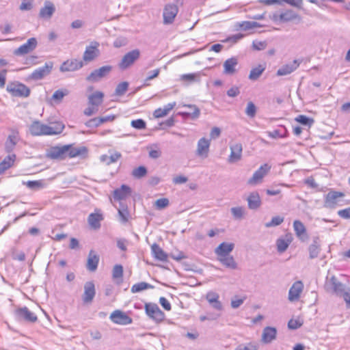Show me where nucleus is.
I'll list each match as a JSON object with an SVG mask.
<instances>
[{
	"label": "nucleus",
	"instance_id": "obj_48",
	"mask_svg": "<svg viewBox=\"0 0 350 350\" xmlns=\"http://www.w3.org/2000/svg\"><path fill=\"white\" fill-rule=\"evenodd\" d=\"M230 211L234 219H241L245 213V208L242 206H236L231 208Z\"/></svg>",
	"mask_w": 350,
	"mask_h": 350
},
{
	"label": "nucleus",
	"instance_id": "obj_51",
	"mask_svg": "<svg viewBox=\"0 0 350 350\" xmlns=\"http://www.w3.org/2000/svg\"><path fill=\"white\" fill-rule=\"evenodd\" d=\"M128 87H129L128 82L124 81V82L120 83L117 85V87L115 90V94L117 96H122L126 92Z\"/></svg>",
	"mask_w": 350,
	"mask_h": 350
},
{
	"label": "nucleus",
	"instance_id": "obj_56",
	"mask_svg": "<svg viewBox=\"0 0 350 350\" xmlns=\"http://www.w3.org/2000/svg\"><path fill=\"white\" fill-rule=\"evenodd\" d=\"M245 113L250 118H254L256 113V107L252 102H249L245 109Z\"/></svg>",
	"mask_w": 350,
	"mask_h": 350
},
{
	"label": "nucleus",
	"instance_id": "obj_58",
	"mask_svg": "<svg viewBox=\"0 0 350 350\" xmlns=\"http://www.w3.org/2000/svg\"><path fill=\"white\" fill-rule=\"evenodd\" d=\"M169 200L163 198L158 199L155 201L154 205L157 209H162L167 207L169 205Z\"/></svg>",
	"mask_w": 350,
	"mask_h": 350
},
{
	"label": "nucleus",
	"instance_id": "obj_14",
	"mask_svg": "<svg viewBox=\"0 0 350 350\" xmlns=\"http://www.w3.org/2000/svg\"><path fill=\"white\" fill-rule=\"evenodd\" d=\"M38 42L36 38H31L27 40V42L15 49L14 54L16 55H24L33 51L37 46Z\"/></svg>",
	"mask_w": 350,
	"mask_h": 350
},
{
	"label": "nucleus",
	"instance_id": "obj_2",
	"mask_svg": "<svg viewBox=\"0 0 350 350\" xmlns=\"http://www.w3.org/2000/svg\"><path fill=\"white\" fill-rule=\"evenodd\" d=\"M345 193L340 191H331L325 197L323 206L326 208L334 209L337 206L344 205Z\"/></svg>",
	"mask_w": 350,
	"mask_h": 350
},
{
	"label": "nucleus",
	"instance_id": "obj_37",
	"mask_svg": "<svg viewBox=\"0 0 350 350\" xmlns=\"http://www.w3.org/2000/svg\"><path fill=\"white\" fill-rule=\"evenodd\" d=\"M131 188L126 185H122L120 188L116 189L113 191V198L115 200H120L125 199L131 194Z\"/></svg>",
	"mask_w": 350,
	"mask_h": 350
},
{
	"label": "nucleus",
	"instance_id": "obj_6",
	"mask_svg": "<svg viewBox=\"0 0 350 350\" xmlns=\"http://www.w3.org/2000/svg\"><path fill=\"white\" fill-rule=\"evenodd\" d=\"M53 67V63L52 62H47L43 66L34 70L28 79L34 81L42 79L51 72Z\"/></svg>",
	"mask_w": 350,
	"mask_h": 350
},
{
	"label": "nucleus",
	"instance_id": "obj_5",
	"mask_svg": "<svg viewBox=\"0 0 350 350\" xmlns=\"http://www.w3.org/2000/svg\"><path fill=\"white\" fill-rule=\"evenodd\" d=\"M140 54L139 49H134L126 53L119 63V68L123 70L127 69L139 58Z\"/></svg>",
	"mask_w": 350,
	"mask_h": 350
},
{
	"label": "nucleus",
	"instance_id": "obj_30",
	"mask_svg": "<svg viewBox=\"0 0 350 350\" xmlns=\"http://www.w3.org/2000/svg\"><path fill=\"white\" fill-rule=\"evenodd\" d=\"M238 64L237 57H231L226 59L223 64L224 73L226 75H232L236 72V66Z\"/></svg>",
	"mask_w": 350,
	"mask_h": 350
},
{
	"label": "nucleus",
	"instance_id": "obj_41",
	"mask_svg": "<svg viewBox=\"0 0 350 350\" xmlns=\"http://www.w3.org/2000/svg\"><path fill=\"white\" fill-rule=\"evenodd\" d=\"M266 69L265 64H259L251 69L248 78L251 81H256Z\"/></svg>",
	"mask_w": 350,
	"mask_h": 350
},
{
	"label": "nucleus",
	"instance_id": "obj_18",
	"mask_svg": "<svg viewBox=\"0 0 350 350\" xmlns=\"http://www.w3.org/2000/svg\"><path fill=\"white\" fill-rule=\"evenodd\" d=\"M210 144L209 139L204 137L200 138L198 142L196 154L202 159L206 158L208 155Z\"/></svg>",
	"mask_w": 350,
	"mask_h": 350
},
{
	"label": "nucleus",
	"instance_id": "obj_15",
	"mask_svg": "<svg viewBox=\"0 0 350 350\" xmlns=\"http://www.w3.org/2000/svg\"><path fill=\"white\" fill-rule=\"evenodd\" d=\"M230 154L228 161L230 163H236L241 159L243 146L241 143H234L230 146Z\"/></svg>",
	"mask_w": 350,
	"mask_h": 350
},
{
	"label": "nucleus",
	"instance_id": "obj_59",
	"mask_svg": "<svg viewBox=\"0 0 350 350\" xmlns=\"http://www.w3.org/2000/svg\"><path fill=\"white\" fill-rule=\"evenodd\" d=\"M113 278H121L123 275V267L120 265H116L113 269Z\"/></svg>",
	"mask_w": 350,
	"mask_h": 350
},
{
	"label": "nucleus",
	"instance_id": "obj_46",
	"mask_svg": "<svg viewBox=\"0 0 350 350\" xmlns=\"http://www.w3.org/2000/svg\"><path fill=\"white\" fill-rule=\"evenodd\" d=\"M68 94L69 91L67 89L57 90L53 93L52 99L59 103L62 100L63 98Z\"/></svg>",
	"mask_w": 350,
	"mask_h": 350
},
{
	"label": "nucleus",
	"instance_id": "obj_22",
	"mask_svg": "<svg viewBox=\"0 0 350 350\" xmlns=\"http://www.w3.org/2000/svg\"><path fill=\"white\" fill-rule=\"evenodd\" d=\"M219 299V294L213 291H209L206 295V299L208 302L209 305L214 310L220 312L223 310V305Z\"/></svg>",
	"mask_w": 350,
	"mask_h": 350
},
{
	"label": "nucleus",
	"instance_id": "obj_34",
	"mask_svg": "<svg viewBox=\"0 0 350 350\" xmlns=\"http://www.w3.org/2000/svg\"><path fill=\"white\" fill-rule=\"evenodd\" d=\"M99 262L98 256L93 251L89 252L86 267L90 271H95Z\"/></svg>",
	"mask_w": 350,
	"mask_h": 350
},
{
	"label": "nucleus",
	"instance_id": "obj_9",
	"mask_svg": "<svg viewBox=\"0 0 350 350\" xmlns=\"http://www.w3.org/2000/svg\"><path fill=\"white\" fill-rule=\"evenodd\" d=\"M69 150V146L65 145L62 147H51L46 152V157L51 159L62 160L66 158Z\"/></svg>",
	"mask_w": 350,
	"mask_h": 350
},
{
	"label": "nucleus",
	"instance_id": "obj_28",
	"mask_svg": "<svg viewBox=\"0 0 350 350\" xmlns=\"http://www.w3.org/2000/svg\"><path fill=\"white\" fill-rule=\"evenodd\" d=\"M277 330L273 327H266L262 334L261 340L265 344L271 342L276 338Z\"/></svg>",
	"mask_w": 350,
	"mask_h": 350
},
{
	"label": "nucleus",
	"instance_id": "obj_21",
	"mask_svg": "<svg viewBox=\"0 0 350 350\" xmlns=\"http://www.w3.org/2000/svg\"><path fill=\"white\" fill-rule=\"evenodd\" d=\"M83 62L77 59H70L65 61L60 66L59 70L62 72H72L77 70L83 67Z\"/></svg>",
	"mask_w": 350,
	"mask_h": 350
},
{
	"label": "nucleus",
	"instance_id": "obj_62",
	"mask_svg": "<svg viewBox=\"0 0 350 350\" xmlns=\"http://www.w3.org/2000/svg\"><path fill=\"white\" fill-rule=\"evenodd\" d=\"M101 124V122L100 121V119L99 118H92L90 120H88L86 123H85V125L88 126V127H90V128H92V127H98Z\"/></svg>",
	"mask_w": 350,
	"mask_h": 350
},
{
	"label": "nucleus",
	"instance_id": "obj_10",
	"mask_svg": "<svg viewBox=\"0 0 350 350\" xmlns=\"http://www.w3.org/2000/svg\"><path fill=\"white\" fill-rule=\"evenodd\" d=\"M304 285L302 281L295 282L288 291V299L291 302L297 301L299 299L304 291Z\"/></svg>",
	"mask_w": 350,
	"mask_h": 350
},
{
	"label": "nucleus",
	"instance_id": "obj_29",
	"mask_svg": "<svg viewBox=\"0 0 350 350\" xmlns=\"http://www.w3.org/2000/svg\"><path fill=\"white\" fill-rule=\"evenodd\" d=\"M55 5L51 2H48L40 9L39 16L42 19L49 20L55 13Z\"/></svg>",
	"mask_w": 350,
	"mask_h": 350
},
{
	"label": "nucleus",
	"instance_id": "obj_42",
	"mask_svg": "<svg viewBox=\"0 0 350 350\" xmlns=\"http://www.w3.org/2000/svg\"><path fill=\"white\" fill-rule=\"evenodd\" d=\"M122 157L121 153L119 152H115L111 153L110 155L103 154L100 156V161L105 163L107 165H111V163L117 162Z\"/></svg>",
	"mask_w": 350,
	"mask_h": 350
},
{
	"label": "nucleus",
	"instance_id": "obj_49",
	"mask_svg": "<svg viewBox=\"0 0 350 350\" xmlns=\"http://www.w3.org/2000/svg\"><path fill=\"white\" fill-rule=\"evenodd\" d=\"M147 174V170L144 166H139L135 168L132 172V176L136 178H140L145 176Z\"/></svg>",
	"mask_w": 350,
	"mask_h": 350
},
{
	"label": "nucleus",
	"instance_id": "obj_44",
	"mask_svg": "<svg viewBox=\"0 0 350 350\" xmlns=\"http://www.w3.org/2000/svg\"><path fill=\"white\" fill-rule=\"evenodd\" d=\"M308 250L310 259L318 257L320 252V246L317 240L313 241V243L309 246Z\"/></svg>",
	"mask_w": 350,
	"mask_h": 350
},
{
	"label": "nucleus",
	"instance_id": "obj_27",
	"mask_svg": "<svg viewBox=\"0 0 350 350\" xmlns=\"http://www.w3.org/2000/svg\"><path fill=\"white\" fill-rule=\"evenodd\" d=\"M234 247V244L232 243L223 242L220 243L215 249V254L217 256L224 255H229Z\"/></svg>",
	"mask_w": 350,
	"mask_h": 350
},
{
	"label": "nucleus",
	"instance_id": "obj_33",
	"mask_svg": "<svg viewBox=\"0 0 350 350\" xmlns=\"http://www.w3.org/2000/svg\"><path fill=\"white\" fill-rule=\"evenodd\" d=\"M19 140L18 134L17 132H12L8 135L7 140L5 143V150L8 153L12 152L16 144Z\"/></svg>",
	"mask_w": 350,
	"mask_h": 350
},
{
	"label": "nucleus",
	"instance_id": "obj_24",
	"mask_svg": "<svg viewBox=\"0 0 350 350\" xmlns=\"http://www.w3.org/2000/svg\"><path fill=\"white\" fill-rule=\"evenodd\" d=\"M293 241V236L291 233H287L284 237H280L276 241L277 250L279 253H283Z\"/></svg>",
	"mask_w": 350,
	"mask_h": 350
},
{
	"label": "nucleus",
	"instance_id": "obj_61",
	"mask_svg": "<svg viewBox=\"0 0 350 350\" xmlns=\"http://www.w3.org/2000/svg\"><path fill=\"white\" fill-rule=\"evenodd\" d=\"M302 325V323L299 320L291 319L288 323V327L291 329H297Z\"/></svg>",
	"mask_w": 350,
	"mask_h": 350
},
{
	"label": "nucleus",
	"instance_id": "obj_7",
	"mask_svg": "<svg viewBox=\"0 0 350 350\" xmlns=\"http://www.w3.org/2000/svg\"><path fill=\"white\" fill-rule=\"evenodd\" d=\"M112 70L110 65L103 66L98 69L93 70L87 77L86 80L89 82L95 83L99 81L101 79L108 75Z\"/></svg>",
	"mask_w": 350,
	"mask_h": 350
},
{
	"label": "nucleus",
	"instance_id": "obj_19",
	"mask_svg": "<svg viewBox=\"0 0 350 350\" xmlns=\"http://www.w3.org/2000/svg\"><path fill=\"white\" fill-rule=\"evenodd\" d=\"M96 295L95 286L93 282H87L84 284V293L82 299L84 304L91 303Z\"/></svg>",
	"mask_w": 350,
	"mask_h": 350
},
{
	"label": "nucleus",
	"instance_id": "obj_16",
	"mask_svg": "<svg viewBox=\"0 0 350 350\" xmlns=\"http://www.w3.org/2000/svg\"><path fill=\"white\" fill-rule=\"evenodd\" d=\"M273 19L275 21L288 22L295 21L297 23L299 22L300 18L298 15L292 10H286L284 12L277 13L273 14Z\"/></svg>",
	"mask_w": 350,
	"mask_h": 350
},
{
	"label": "nucleus",
	"instance_id": "obj_47",
	"mask_svg": "<svg viewBox=\"0 0 350 350\" xmlns=\"http://www.w3.org/2000/svg\"><path fill=\"white\" fill-rule=\"evenodd\" d=\"M295 120L302 125L308 126L309 127H310L314 123V120L312 118H310L304 115H299Z\"/></svg>",
	"mask_w": 350,
	"mask_h": 350
},
{
	"label": "nucleus",
	"instance_id": "obj_20",
	"mask_svg": "<svg viewBox=\"0 0 350 350\" xmlns=\"http://www.w3.org/2000/svg\"><path fill=\"white\" fill-rule=\"evenodd\" d=\"M110 319L120 325H129L132 323V319L120 310L113 312L110 315Z\"/></svg>",
	"mask_w": 350,
	"mask_h": 350
},
{
	"label": "nucleus",
	"instance_id": "obj_23",
	"mask_svg": "<svg viewBox=\"0 0 350 350\" xmlns=\"http://www.w3.org/2000/svg\"><path fill=\"white\" fill-rule=\"evenodd\" d=\"M300 62L295 59L292 62L282 66L276 72L277 76H285L290 75L297 69L299 66Z\"/></svg>",
	"mask_w": 350,
	"mask_h": 350
},
{
	"label": "nucleus",
	"instance_id": "obj_54",
	"mask_svg": "<svg viewBox=\"0 0 350 350\" xmlns=\"http://www.w3.org/2000/svg\"><path fill=\"white\" fill-rule=\"evenodd\" d=\"M199 77H200L199 73L184 74L180 76V79L182 81L193 82V81H198L199 79Z\"/></svg>",
	"mask_w": 350,
	"mask_h": 350
},
{
	"label": "nucleus",
	"instance_id": "obj_52",
	"mask_svg": "<svg viewBox=\"0 0 350 350\" xmlns=\"http://www.w3.org/2000/svg\"><path fill=\"white\" fill-rule=\"evenodd\" d=\"M284 221V217L281 216L273 217L269 222L265 224L266 228H271L280 225Z\"/></svg>",
	"mask_w": 350,
	"mask_h": 350
},
{
	"label": "nucleus",
	"instance_id": "obj_25",
	"mask_svg": "<svg viewBox=\"0 0 350 350\" xmlns=\"http://www.w3.org/2000/svg\"><path fill=\"white\" fill-rule=\"evenodd\" d=\"M293 229L296 236L301 241H305L308 239L306 229L304 224L299 220L293 221Z\"/></svg>",
	"mask_w": 350,
	"mask_h": 350
},
{
	"label": "nucleus",
	"instance_id": "obj_45",
	"mask_svg": "<svg viewBox=\"0 0 350 350\" xmlns=\"http://www.w3.org/2000/svg\"><path fill=\"white\" fill-rule=\"evenodd\" d=\"M87 152V148L85 147H81L77 148H70V146H69V150L67 152L69 157L73 158L76 157L77 156L83 155Z\"/></svg>",
	"mask_w": 350,
	"mask_h": 350
},
{
	"label": "nucleus",
	"instance_id": "obj_17",
	"mask_svg": "<svg viewBox=\"0 0 350 350\" xmlns=\"http://www.w3.org/2000/svg\"><path fill=\"white\" fill-rule=\"evenodd\" d=\"M15 313L16 317L21 320H25L31 323H34L38 320L37 316L26 306L18 308Z\"/></svg>",
	"mask_w": 350,
	"mask_h": 350
},
{
	"label": "nucleus",
	"instance_id": "obj_43",
	"mask_svg": "<svg viewBox=\"0 0 350 350\" xmlns=\"http://www.w3.org/2000/svg\"><path fill=\"white\" fill-rule=\"evenodd\" d=\"M153 288L152 285H151L147 282H141L133 284L131 287V291L133 293H139L142 291L149 289V288Z\"/></svg>",
	"mask_w": 350,
	"mask_h": 350
},
{
	"label": "nucleus",
	"instance_id": "obj_57",
	"mask_svg": "<svg viewBox=\"0 0 350 350\" xmlns=\"http://www.w3.org/2000/svg\"><path fill=\"white\" fill-rule=\"evenodd\" d=\"M131 125L132 127L139 130L144 129L146 127V123L142 119H137L132 120L131 122Z\"/></svg>",
	"mask_w": 350,
	"mask_h": 350
},
{
	"label": "nucleus",
	"instance_id": "obj_26",
	"mask_svg": "<svg viewBox=\"0 0 350 350\" xmlns=\"http://www.w3.org/2000/svg\"><path fill=\"white\" fill-rule=\"evenodd\" d=\"M217 260L225 267L232 270L238 268V265L235 261L234 257L229 255H224L221 256H217Z\"/></svg>",
	"mask_w": 350,
	"mask_h": 350
},
{
	"label": "nucleus",
	"instance_id": "obj_50",
	"mask_svg": "<svg viewBox=\"0 0 350 350\" xmlns=\"http://www.w3.org/2000/svg\"><path fill=\"white\" fill-rule=\"evenodd\" d=\"M239 27L243 30H249L259 26L258 23L254 21H243L239 23Z\"/></svg>",
	"mask_w": 350,
	"mask_h": 350
},
{
	"label": "nucleus",
	"instance_id": "obj_63",
	"mask_svg": "<svg viewBox=\"0 0 350 350\" xmlns=\"http://www.w3.org/2000/svg\"><path fill=\"white\" fill-rule=\"evenodd\" d=\"M159 304L167 311H170L171 310V308H172L170 303L164 297H160V299H159Z\"/></svg>",
	"mask_w": 350,
	"mask_h": 350
},
{
	"label": "nucleus",
	"instance_id": "obj_13",
	"mask_svg": "<svg viewBox=\"0 0 350 350\" xmlns=\"http://www.w3.org/2000/svg\"><path fill=\"white\" fill-rule=\"evenodd\" d=\"M99 45L98 42L94 41L92 42L89 46H86L83 55V59L85 62H91L99 56Z\"/></svg>",
	"mask_w": 350,
	"mask_h": 350
},
{
	"label": "nucleus",
	"instance_id": "obj_8",
	"mask_svg": "<svg viewBox=\"0 0 350 350\" xmlns=\"http://www.w3.org/2000/svg\"><path fill=\"white\" fill-rule=\"evenodd\" d=\"M178 12V6L174 3L167 4L163 12V23L170 25L173 23L175 17Z\"/></svg>",
	"mask_w": 350,
	"mask_h": 350
},
{
	"label": "nucleus",
	"instance_id": "obj_64",
	"mask_svg": "<svg viewBox=\"0 0 350 350\" xmlns=\"http://www.w3.org/2000/svg\"><path fill=\"white\" fill-rule=\"evenodd\" d=\"M338 215L344 219H350V207L338 211Z\"/></svg>",
	"mask_w": 350,
	"mask_h": 350
},
{
	"label": "nucleus",
	"instance_id": "obj_53",
	"mask_svg": "<svg viewBox=\"0 0 350 350\" xmlns=\"http://www.w3.org/2000/svg\"><path fill=\"white\" fill-rule=\"evenodd\" d=\"M118 215L120 217V219L122 223L127 222L130 217L129 211H128L126 207H123L122 208L118 209Z\"/></svg>",
	"mask_w": 350,
	"mask_h": 350
},
{
	"label": "nucleus",
	"instance_id": "obj_3",
	"mask_svg": "<svg viewBox=\"0 0 350 350\" xmlns=\"http://www.w3.org/2000/svg\"><path fill=\"white\" fill-rule=\"evenodd\" d=\"M6 90L13 96L27 97L30 90L25 85L19 82H12L8 84Z\"/></svg>",
	"mask_w": 350,
	"mask_h": 350
},
{
	"label": "nucleus",
	"instance_id": "obj_36",
	"mask_svg": "<svg viewBox=\"0 0 350 350\" xmlns=\"http://www.w3.org/2000/svg\"><path fill=\"white\" fill-rule=\"evenodd\" d=\"M15 154H10L5 157L0 163V174H3L7 170L10 168L16 160Z\"/></svg>",
	"mask_w": 350,
	"mask_h": 350
},
{
	"label": "nucleus",
	"instance_id": "obj_60",
	"mask_svg": "<svg viewBox=\"0 0 350 350\" xmlns=\"http://www.w3.org/2000/svg\"><path fill=\"white\" fill-rule=\"evenodd\" d=\"M128 40L124 37H118L113 42V46L115 48H120L127 45Z\"/></svg>",
	"mask_w": 350,
	"mask_h": 350
},
{
	"label": "nucleus",
	"instance_id": "obj_39",
	"mask_svg": "<svg viewBox=\"0 0 350 350\" xmlns=\"http://www.w3.org/2000/svg\"><path fill=\"white\" fill-rule=\"evenodd\" d=\"M103 98L104 94L103 92L99 91L95 92L88 96V104L98 108L102 104Z\"/></svg>",
	"mask_w": 350,
	"mask_h": 350
},
{
	"label": "nucleus",
	"instance_id": "obj_12",
	"mask_svg": "<svg viewBox=\"0 0 350 350\" xmlns=\"http://www.w3.org/2000/svg\"><path fill=\"white\" fill-rule=\"evenodd\" d=\"M326 285L329 291L340 296L347 290H349V288L340 282L335 276H332Z\"/></svg>",
	"mask_w": 350,
	"mask_h": 350
},
{
	"label": "nucleus",
	"instance_id": "obj_1",
	"mask_svg": "<svg viewBox=\"0 0 350 350\" xmlns=\"http://www.w3.org/2000/svg\"><path fill=\"white\" fill-rule=\"evenodd\" d=\"M64 129V124L57 122L51 125H46L39 121L33 122L29 126V131L32 135H54L60 134Z\"/></svg>",
	"mask_w": 350,
	"mask_h": 350
},
{
	"label": "nucleus",
	"instance_id": "obj_55",
	"mask_svg": "<svg viewBox=\"0 0 350 350\" xmlns=\"http://www.w3.org/2000/svg\"><path fill=\"white\" fill-rule=\"evenodd\" d=\"M258 345L254 342H249L245 345H240L234 350H258Z\"/></svg>",
	"mask_w": 350,
	"mask_h": 350
},
{
	"label": "nucleus",
	"instance_id": "obj_35",
	"mask_svg": "<svg viewBox=\"0 0 350 350\" xmlns=\"http://www.w3.org/2000/svg\"><path fill=\"white\" fill-rule=\"evenodd\" d=\"M151 252L152 256L158 260L165 262L167 260V254L163 249L157 243H154L151 246Z\"/></svg>",
	"mask_w": 350,
	"mask_h": 350
},
{
	"label": "nucleus",
	"instance_id": "obj_38",
	"mask_svg": "<svg viewBox=\"0 0 350 350\" xmlns=\"http://www.w3.org/2000/svg\"><path fill=\"white\" fill-rule=\"evenodd\" d=\"M184 107H187L192 111L180 112V114L185 118H191V119H197L200 114V109L195 105H184Z\"/></svg>",
	"mask_w": 350,
	"mask_h": 350
},
{
	"label": "nucleus",
	"instance_id": "obj_4",
	"mask_svg": "<svg viewBox=\"0 0 350 350\" xmlns=\"http://www.w3.org/2000/svg\"><path fill=\"white\" fill-rule=\"evenodd\" d=\"M145 312L147 316L157 323L161 322L165 318V314L161 310L157 304L146 303Z\"/></svg>",
	"mask_w": 350,
	"mask_h": 350
},
{
	"label": "nucleus",
	"instance_id": "obj_11",
	"mask_svg": "<svg viewBox=\"0 0 350 350\" xmlns=\"http://www.w3.org/2000/svg\"><path fill=\"white\" fill-rule=\"evenodd\" d=\"M271 166L267 163L261 165L248 180L247 183L251 185H256L260 183L264 176L270 171Z\"/></svg>",
	"mask_w": 350,
	"mask_h": 350
},
{
	"label": "nucleus",
	"instance_id": "obj_40",
	"mask_svg": "<svg viewBox=\"0 0 350 350\" xmlns=\"http://www.w3.org/2000/svg\"><path fill=\"white\" fill-rule=\"evenodd\" d=\"M176 106V102L168 103L163 108H158L154 110L153 116L156 118H163L168 114V113Z\"/></svg>",
	"mask_w": 350,
	"mask_h": 350
},
{
	"label": "nucleus",
	"instance_id": "obj_32",
	"mask_svg": "<svg viewBox=\"0 0 350 350\" xmlns=\"http://www.w3.org/2000/svg\"><path fill=\"white\" fill-rule=\"evenodd\" d=\"M247 201L248 208L252 210H256L261 205L260 197L257 191L250 193L247 198Z\"/></svg>",
	"mask_w": 350,
	"mask_h": 350
},
{
	"label": "nucleus",
	"instance_id": "obj_31",
	"mask_svg": "<svg viewBox=\"0 0 350 350\" xmlns=\"http://www.w3.org/2000/svg\"><path fill=\"white\" fill-rule=\"evenodd\" d=\"M103 219V216L100 210H96L95 213L90 214L88 216V224L94 229H98L100 227V221Z\"/></svg>",
	"mask_w": 350,
	"mask_h": 350
}]
</instances>
